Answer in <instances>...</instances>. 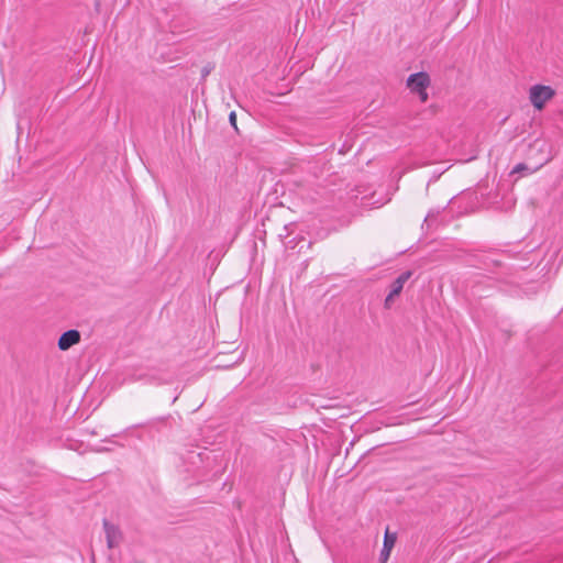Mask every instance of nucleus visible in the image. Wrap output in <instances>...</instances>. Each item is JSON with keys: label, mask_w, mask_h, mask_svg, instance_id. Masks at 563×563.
Wrapping results in <instances>:
<instances>
[{"label": "nucleus", "mask_w": 563, "mask_h": 563, "mask_svg": "<svg viewBox=\"0 0 563 563\" xmlns=\"http://www.w3.org/2000/svg\"><path fill=\"white\" fill-rule=\"evenodd\" d=\"M555 95L550 86L534 85L529 90V99L537 110H542L545 103Z\"/></svg>", "instance_id": "f257e3e1"}, {"label": "nucleus", "mask_w": 563, "mask_h": 563, "mask_svg": "<svg viewBox=\"0 0 563 563\" xmlns=\"http://www.w3.org/2000/svg\"><path fill=\"white\" fill-rule=\"evenodd\" d=\"M412 273L410 271L402 272L390 285V290L385 298L384 308L390 309L393 306L394 298L398 296L405 283L411 277Z\"/></svg>", "instance_id": "f03ea898"}, {"label": "nucleus", "mask_w": 563, "mask_h": 563, "mask_svg": "<svg viewBox=\"0 0 563 563\" xmlns=\"http://www.w3.org/2000/svg\"><path fill=\"white\" fill-rule=\"evenodd\" d=\"M102 526L106 533L107 547L109 549L119 547L123 541V533L119 526L110 522L108 519H103Z\"/></svg>", "instance_id": "7ed1b4c3"}, {"label": "nucleus", "mask_w": 563, "mask_h": 563, "mask_svg": "<svg viewBox=\"0 0 563 563\" xmlns=\"http://www.w3.org/2000/svg\"><path fill=\"white\" fill-rule=\"evenodd\" d=\"M431 79L428 73L419 71L411 74L407 78V87L411 90V92H417L420 90H427L430 86Z\"/></svg>", "instance_id": "20e7f679"}, {"label": "nucleus", "mask_w": 563, "mask_h": 563, "mask_svg": "<svg viewBox=\"0 0 563 563\" xmlns=\"http://www.w3.org/2000/svg\"><path fill=\"white\" fill-rule=\"evenodd\" d=\"M81 335L80 332L76 329H70L62 333L58 339L57 345L62 351H66L70 349L73 345L80 342Z\"/></svg>", "instance_id": "39448f33"}, {"label": "nucleus", "mask_w": 563, "mask_h": 563, "mask_svg": "<svg viewBox=\"0 0 563 563\" xmlns=\"http://www.w3.org/2000/svg\"><path fill=\"white\" fill-rule=\"evenodd\" d=\"M396 540H397L396 533H390L388 530H386L385 536H384L383 549L379 554L380 563H386V561L389 558L390 551H391L393 547L395 545Z\"/></svg>", "instance_id": "423d86ee"}, {"label": "nucleus", "mask_w": 563, "mask_h": 563, "mask_svg": "<svg viewBox=\"0 0 563 563\" xmlns=\"http://www.w3.org/2000/svg\"><path fill=\"white\" fill-rule=\"evenodd\" d=\"M214 69L213 63H207L201 69V79L205 80L207 76Z\"/></svg>", "instance_id": "0eeeda50"}, {"label": "nucleus", "mask_w": 563, "mask_h": 563, "mask_svg": "<svg viewBox=\"0 0 563 563\" xmlns=\"http://www.w3.org/2000/svg\"><path fill=\"white\" fill-rule=\"evenodd\" d=\"M135 379H145V380H148V382H155V380H158L159 383L162 382L161 379H158L155 375H152V374H139L137 376H135Z\"/></svg>", "instance_id": "6e6552de"}, {"label": "nucleus", "mask_w": 563, "mask_h": 563, "mask_svg": "<svg viewBox=\"0 0 563 563\" xmlns=\"http://www.w3.org/2000/svg\"><path fill=\"white\" fill-rule=\"evenodd\" d=\"M523 170H530V169L526 164L519 163L514 167V169L511 170V174L521 173Z\"/></svg>", "instance_id": "1a4fd4ad"}, {"label": "nucleus", "mask_w": 563, "mask_h": 563, "mask_svg": "<svg viewBox=\"0 0 563 563\" xmlns=\"http://www.w3.org/2000/svg\"><path fill=\"white\" fill-rule=\"evenodd\" d=\"M229 121H230V124L235 129L238 130V126H236V114L234 111L230 112L229 114Z\"/></svg>", "instance_id": "9d476101"}, {"label": "nucleus", "mask_w": 563, "mask_h": 563, "mask_svg": "<svg viewBox=\"0 0 563 563\" xmlns=\"http://www.w3.org/2000/svg\"><path fill=\"white\" fill-rule=\"evenodd\" d=\"M416 93L418 95L421 102H427L428 97H429L427 90H420V91H417Z\"/></svg>", "instance_id": "9b49d317"}, {"label": "nucleus", "mask_w": 563, "mask_h": 563, "mask_svg": "<svg viewBox=\"0 0 563 563\" xmlns=\"http://www.w3.org/2000/svg\"><path fill=\"white\" fill-rule=\"evenodd\" d=\"M166 421H167V418L162 417V418H157V419H155V420H153V421L148 422V424H150L151 427H155V424H156V423L165 424V423H166Z\"/></svg>", "instance_id": "f8f14e48"}, {"label": "nucleus", "mask_w": 563, "mask_h": 563, "mask_svg": "<svg viewBox=\"0 0 563 563\" xmlns=\"http://www.w3.org/2000/svg\"><path fill=\"white\" fill-rule=\"evenodd\" d=\"M437 214L432 211H430L427 217L424 218V222L429 223L430 221L434 220Z\"/></svg>", "instance_id": "ddd939ff"}]
</instances>
